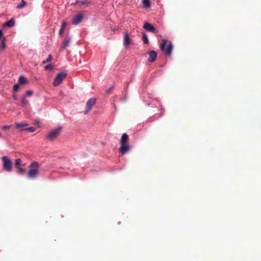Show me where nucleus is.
<instances>
[{
	"label": "nucleus",
	"mask_w": 261,
	"mask_h": 261,
	"mask_svg": "<svg viewBox=\"0 0 261 261\" xmlns=\"http://www.w3.org/2000/svg\"><path fill=\"white\" fill-rule=\"evenodd\" d=\"M128 140V135L126 133L123 134L120 139V147L119 148V151L122 154L128 152L130 149V146L127 144Z\"/></svg>",
	"instance_id": "obj_1"
},
{
	"label": "nucleus",
	"mask_w": 261,
	"mask_h": 261,
	"mask_svg": "<svg viewBox=\"0 0 261 261\" xmlns=\"http://www.w3.org/2000/svg\"><path fill=\"white\" fill-rule=\"evenodd\" d=\"M160 48L167 56H171L173 49V45L171 41L163 39L162 43H160Z\"/></svg>",
	"instance_id": "obj_2"
},
{
	"label": "nucleus",
	"mask_w": 261,
	"mask_h": 261,
	"mask_svg": "<svg viewBox=\"0 0 261 261\" xmlns=\"http://www.w3.org/2000/svg\"><path fill=\"white\" fill-rule=\"evenodd\" d=\"M39 174L38 163L35 162L32 163L30 166V170L28 174V177L31 179L36 178Z\"/></svg>",
	"instance_id": "obj_3"
},
{
	"label": "nucleus",
	"mask_w": 261,
	"mask_h": 261,
	"mask_svg": "<svg viewBox=\"0 0 261 261\" xmlns=\"http://www.w3.org/2000/svg\"><path fill=\"white\" fill-rule=\"evenodd\" d=\"M3 161V169L7 172H11L12 170V163L10 159L7 156H4L2 158Z\"/></svg>",
	"instance_id": "obj_4"
},
{
	"label": "nucleus",
	"mask_w": 261,
	"mask_h": 261,
	"mask_svg": "<svg viewBox=\"0 0 261 261\" xmlns=\"http://www.w3.org/2000/svg\"><path fill=\"white\" fill-rule=\"evenodd\" d=\"M62 129V127L59 126L51 130L47 136V139L50 141L54 140L59 136Z\"/></svg>",
	"instance_id": "obj_5"
},
{
	"label": "nucleus",
	"mask_w": 261,
	"mask_h": 261,
	"mask_svg": "<svg viewBox=\"0 0 261 261\" xmlns=\"http://www.w3.org/2000/svg\"><path fill=\"white\" fill-rule=\"evenodd\" d=\"M66 75V73L65 72L59 73L54 79L53 85L55 87L59 85L65 77Z\"/></svg>",
	"instance_id": "obj_6"
},
{
	"label": "nucleus",
	"mask_w": 261,
	"mask_h": 261,
	"mask_svg": "<svg viewBox=\"0 0 261 261\" xmlns=\"http://www.w3.org/2000/svg\"><path fill=\"white\" fill-rule=\"evenodd\" d=\"M96 99L95 98H90L86 102L85 110L84 112V114H87L91 110L92 107L95 105Z\"/></svg>",
	"instance_id": "obj_7"
},
{
	"label": "nucleus",
	"mask_w": 261,
	"mask_h": 261,
	"mask_svg": "<svg viewBox=\"0 0 261 261\" xmlns=\"http://www.w3.org/2000/svg\"><path fill=\"white\" fill-rule=\"evenodd\" d=\"M83 19V15L79 14L75 15L72 19V23L74 25H77L80 23Z\"/></svg>",
	"instance_id": "obj_8"
},
{
	"label": "nucleus",
	"mask_w": 261,
	"mask_h": 261,
	"mask_svg": "<svg viewBox=\"0 0 261 261\" xmlns=\"http://www.w3.org/2000/svg\"><path fill=\"white\" fill-rule=\"evenodd\" d=\"M143 28L150 32H153V33H156V30L155 27H153V25H152L151 23L148 22H145L143 25Z\"/></svg>",
	"instance_id": "obj_9"
},
{
	"label": "nucleus",
	"mask_w": 261,
	"mask_h": 261,
	"mask_svg": "<svg viewBox=\"0 0 261 261\" xmlns=\"http://www.w3.org/2000/svg\"><path fill=\"white\" fill-rule=\"evenodd\" d=\"M131 42V39L129 37V35L127 32H125L124 34V41L123 45L124 47H126L129 45Z\"/></svg>",
	"instance_id": "obj_10"
},
{
	"label": "nucleus",
	"mask_w": 261,
	"mask_h": 261,
	"mask_svg": "<svg viewBox=\"0 0 261 261\" xmlns=\"http://www.w3.org/2000/svg\"><path fill=\"white\" fill-rule=\"evenodd\" d=\"M157 54L156 52L154 50H152L150 52L149 55V58L148 59V61L149 62H152L155 60L156 58Z\"/></svg>",
	"instance_id": "obj_11"
},
{
	"label": "nucleus",
	"mask_w": 261,
	"mask_h": 261,
	"mask_svg": "<svg viewBox=\"0 0 261 261\" xmlns=\"http://www.w3.org/2000/svg\"><path fill=\"white\" fill-rule=\"evenodd\" d=\"M28 124L24 123H16V126L20 128V131H23L26 130Z\"/></svg>",
	"instance_id": "obj_12"
},
{
	"label": "nucleus",
	"mask_w": 261,
	"mask_h": 261,
	"mask_svg": "<svg viewBox=\"0 0 261 261\" xmlns=\"http://www.w3.org/2000/svg\"><path fill=\"white\" fill-rule=\"evenodd\" d=\"M15 22L13 19H11L10 20L6 21L4 24V26H7L9 27H12L14 25Z\"/></svg>",
	"instance_id": "obj_13"
},
{
	"label": "nucleus",
	"mask_w": 261,
	"mask_h": 261,
	"mask_svg": "<svg viewBox=\"0 0 261 261\" xmlns=\"http://www.w3.org/2000/svg\"><path fill=\"white\" fill-rule=\"evenodd\" d=\"M142 4L143 7L146 8H148L150 7V3L149 0H143Z\"/></svg>",
	"instance_id": "obj_14"
},
{
	"label": "nucleus",
	"mask_w": 261,
	"mask_h": 261,
	"mask_svg": "<svg viewBox=\"0 0 261 261\" xmlns=\"http://www.w3.org/2000/svg\"><path fill=\"white\" fill-rule=\"evenodd\" d=\"M70 41V38L69 37H67L63 42V47L64 48H66L69 45Z\"/></svg>",
	"instance_id": "obj_15"
},
{
	"label": "nucleus",
	"mask_w": 261,
	"mask_h": 261,
	"mask_svg": "<svg viewBox=\"0 0 261 261\" xmlns=\"http://www.w3.org/2000/svg\"><path fill=\"white\" fill-rule=\"evenodd\" d=\"M26 82H27V80L23 76L21 75L19 76V79H18V84H24Z\"/></svg>",
	"instance_id": "obj_16"
},
{
	"label": "nucleus",
	"mask_w": 261,
	"mask_h": 261,
	"mask_svg": "<svg viewBox=\"0 0 261 261\" xmlns=\"http://www.w3.org/2000/svg\"><path fill=\"white\" fill-rule=\"evenodd\" d=\"M142 40L143 42L146 44H147L149 42L148 37L147 35L144 33H143Z\"/></svg>",
	"instance_id": "obj_17"
},
{
	"label": "nucleus",
	"mask_w": 261,
	"mask_h": 261,
	"mask_svg": "<svg viewBox=\"0 0 261 261\" xmlns=\"http://www.w3.org/2000/svg\"><path fill=\"white\" fill-rule=\"evenodd\" d=\"M25 5H26V3L23 0H21V3L19 5H17V8L21 9V8L24 7Z\"/></svg>",
	"instance_id": "obj_18"
},
{
	"label": "nucleus",
	"mask_w": 261,
	"mask_h": 261,
	"mask_svg": "<svg viewBox=\"0 0 261 261\" xmlns=\"http://www.w3.org/2000/svg\"><path fill=\"white\" fill-rule=\"evenodd\" d=\"M44 68L46 70H51L53 69L54 66L51 64H48L45 66Z\"/></svg>",
	"instance_id": "obj_19"
},
{
	"label": "nucleus",
	"mask_w": 261,
	"mask_h": 261,
	"mask_svg": "<svg viewBox=\"0 0 261 261\" xmlns=\"http://www.w3.org/2000/svg\"><path fill=\"white\" fill-rule=\"evenodd\" d=\"M36 128L34 127H27L26 128V131H28L30 133H33L36 130Z\"/></svg>",
	"instance_id": "obj_20"
},
{
	"label": "nucleus",
	"mask_w": 261,
	"mask_h": 261,
	"mask_svg": "<svg viewBox=\"0 0 261 261\" xmlns=\"http://www.w3.org/2000/svg\"><path fill=\"white\" fill-rule=\"evenodd\" d=\"M5 42L4 39L0 43V49L4 50L5 48Z\"/></svg>",
	"instance_id": "obj_21"
},
{
	"label": "nucleus",
	"mask_w": 261,
	"mask_h": 261,
	"mask_svg": "<svg viewBox=\"0 0 261 261\" xmlns=\"http://www.w3.org/2000/svg\"><path fill=\"white\" fill-rule=\"evenodd\" d=\"M87 4H88V3L84 1H77L76 2V4L80 5V6L87 5Z\"/></svg>",
	"instance_id": "obj_22"
},
{
	"label": "nucleus",
	"mask_w": 261,
	"mask_h": 261,
	"mask_svg": "<svg viewBox=\"0 0 261 261\" xmlns=\"http://www.w3.org/2000/svg\"><path fill=\"white\" fill-rule=\"evenodd\" d=\"M29 103V101L27 100L25 98H23L21 100V105L23 106H27Z\"/></svg>",
	"instance_id": "obj_23"
},
{
	"label": "nucleus",
	"mask_w": 261,
	"mask_h": 261,
	"mask_svg": "<svg viewBox=\"0 0 261 261\" xmlns=\"http://www.w3.org/2000/svg\"><path fill=\"white\" fill-rule=\"evenodd\" d=\"M21 160L20 159H17L15 161V165L16 168L20 166Z\"/></svg>",
	"instance_id": "obj_24"
},
{
	"label": "nucleus",
	"mask_w": 261,
	"mask_h": 261,
	"mask_svg": "<svg viewBox=\"0 0 261 261\" xmlns=\"http://www.w3.org/2000/svg\"><path fill=\"white\" fill-rule=\"evenodd\" d=\"M18 170V172L20 174H23L24 173V170H23V169L21 167H18L17 168Z\"/></svg>",
	"instance_id": "obj_25"
},
{
	"label": "nucleus",
	"mask_w": 261,
	"mask_h": 261,
	"mask_svg": "<svg viewBox=\"0 0 261 261\" xmlns=\"http://www.w3.org/2000/svg\"><path fill=\"white\" fill-rule=\"evenodd\" d=\"M19 85L18 83L15 84L13 87V90L15 91H17L19 89Z\"/></svg>",
	"instance_id": "obj_26"
},
{
	"label": "nucleus",
	"mask_w": 261,
	"mask_h": 261,
	"mask_svg": "<svg viewBox=\"0 0 261 261\" xmlns=\"http://www.w3.org/2000/svg\"><path fill=\"white\" fill-rule=\"evenodd\" d=\"M45 60L47 63L50 62L52 60L51 55H49Z\"/></svg>",
	"instance_id": "obj_27"
},
{
	"label": "nucleus",
	"mask_w": 261,
	"mask_h": 261,
	"mask_svg": "<svg viewBox=\"0 0 261 261\" xmlns=\"http://www.w3.org/2000/svg\"><path fill=\"white\" fill-rule=\"evenodd\" d=\"M33 94V92L31 90H28L26 92V96H29Z\"/></svg>",
	"instance_id": "obj_28"
},
{
	"label": "nucleus",
	"mask_w": 261,
	"mask_h": 261,
	"mask_svg": "<svg viewBox=\"0 0 261 261\" xmlns=\"http://www.w3.org/2000/svg\"><path fill=\"white\" fill-rule=\"evenodd\" d=\"M11 127V125H4L3 126L2 128L4 130H6V129L10 128Z\"/></svg>",
	"instance_id": "obj_29"
},
{
	"label": "nucleus",
	"mask_w": 261,
	"mask_h": 261,
	"mask_svg": "<svg viewBox=\"0 0 261 261\" xmlns=\"http://www.w3.org/2000/svg\"><path fill=\"white\" fill-rule=\"evenodd\" d=\"M114 87L113 86H111L109 89L107 90V93H109L111 91L113 90L114 89Z\"/></svg>",
	"instance_id": "obj_30"
},
{
	"label": "nucleus",
	"mask_w": 261,
	"mask_h": 261,
	"mask_svg": "<svg viewBox=\"0 0 261 261\" xmlns=\"http://www.w3.org/2000/svg\"><path fill=\"white\" fill-rule=\"evenodd\" d=\"M65 25H66V23L65 22H63L62 24V26H61V28H63V29H64L65 27Z\"/></svg>",
	"instance_id": "obj_31"
},
{
	"label": "nucleus",
	"mask_w": 261,
	"mask_h": 261,
	"mask_svg": "<svg viewBox=\"0 0 261 261\" xmlns=\"http://www.w3.org/2000/svg\"><path fill=\"white\" fill-rule=\"evenodd\" d=\"M63 30H64V29H63V28H61L60 29V30H59V32L60 35H62V34Z\"/></svg>",
	"instance_id": "obj_32"
},
{
	"label": "nucleus",
	"mask_w": 261,
	"mask_h": 261,
	"mask_svg": "<svg viewBox=\"0 0 261 261\" xmlns=\"http://www.w3.org/2000/svg\"><path fill=\"white\" fill-rule=\"evenodd\" d=\"M13 97L15 100L17 99V96L16 95H13Z\"/></svg>",
	"instance_id": "obj_33"
},
{
	"label": "nucleus",
	"mask_w": 261,
	"mask_h": 261,
	"mask_svg": "<svg viewBox=\"0 0 261 261\" xmlns=\"http://www.w3.org/2000/svg\"><path fill=\"white\" fill-rule=\"evenodd\" d=\"M47 63V62H46V60H43V61L42 62V63L43 64H46V63Z\"/></svg>",
	"instance_id": "obj_34"
},
{
	"label": "nucleus",
	"mask_w": 261,
	"mask_h": 261,
	"mask_svg": "<svg viewBox=\"0 0 261 261\" xmlns=\"http://www.w3.org/2000/svg\"><path fill=\"white\" fill-rule=\"evenodd\" d=\"M2 137V136L1 135V134L0 133V138H1Z\"/></svg>",
	"instance_id": "obj_35"
}]
</instances>
